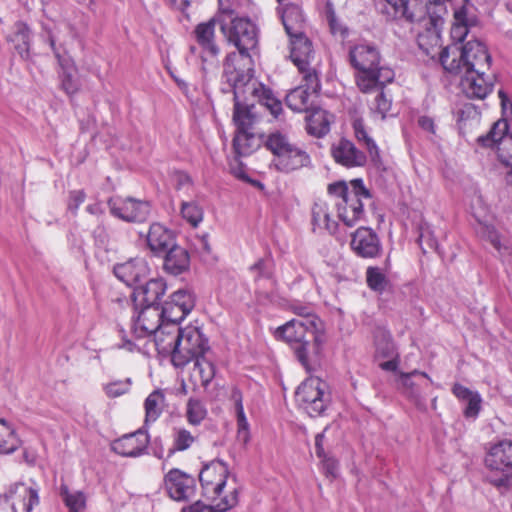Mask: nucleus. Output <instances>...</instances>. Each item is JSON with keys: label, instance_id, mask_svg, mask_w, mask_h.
Segmentation results:
<instances>
[{"label": "nucleus", "instance_id": "f257e3e1", "mask_svg": "<svg viewBox=\"0 0 512 512\" xmlns=\"http://www.w3.org/2000/svg\"><path fill=\"white\" fill-rule=\"evenodd\" d=\"M231 0H218V18L221 31L228 42L233 44L239 54L230 62L232 70H238L234 62L239 57L244 61V66L253 68L252 56L258 52L259 29L248 17H240L233 8Z\"/></svg>", "mask_w": 512, "mask_h": 512}, {"label": "nucleus", "instance_id": "f03ea898", "mask_svg": "<svg viewBox=\"0 0 512 512\" xmlns=\"http://www.w3.org/2000/svg\"><path fill=\"white\" fill-rule=\"evenodd\" d=\"M349 60L356 70V84L363 93L382 88L395 77L391 68L380 65V53L374 45L362 43L353 46Z\"/></svg>", "mask_w": 512, "mask_h": 512}, {"label": "nucleus", "instance_id": "7ed1b4c3", "mask_svg": "<svg viewBox=\"0 0 512 512\" xmlns=\"http://www.w3.org/2000/svg\"><path fill=\"white\" fill-rule=\"evenodd\" d=\"M394 11L395 17L403 18L409 22H426L432 27L425 32L419 33L417 42L419 48L431 58L438 53L437 49L441 46L440 33L437 28L439 17H434L430 13L431 7L437 6L436 3H427L424 0H385Z\"/></svg>", "mask_w": 512, "mask_h": 512}, {"label": "nucleus", "instance_id": "20e7f679", "mask_svg": "<svg viewBox=\"0 0 512 512\" xmlns=\"http://www.w3.org/2000/svg\"><path fill=\"white\" fill-rule=\"evenodd\" d=\"M328 194L337 212V218L352 227L364 219V201L371 199L370 191L360 178L349 183L338 181L328 185Z\"/></svg>", "mask_w": 512, "mask_h": 512}, {"label": "nucleus", "instance_id": "39448f33", "mask_svg": "<svg viewBox=\"0 0 512 512\" xmlns=\"http://www.w3.org/2000/svg\"><path fill=\"white\" fill-rule=\"evenodd\" d=\"M439 61L448 73L459 74L467 71H489L492 58L486 45L474 39L462 46L456 43L446 46L439 52Z\"/></svg>", "mask_w": 512, "mask_h": 512}, {"label": "nucleus", "instance_id": "423d86ee", "mask_svg": "<svg viewBox=\"0 0 512 512\" xmlns=\"http://www.w3.org/2000/svg\"><path fill=\"white\" fill-rule=\"evenodd\" d=\"M321 322L317 316L308 318H295L278 327L275 336L290 344L302 366L309 371L308 346L309 339L315 342L317 351L320 349L324 338L321 331Z\"/></svg>", "mask_w": 512, "mask_h": 512}, {"label": "nucleus", "instance_id": "0eeeda50", "mask_svg": "<svg viewBox=\"0 0 512 512\" xmlns=\"http://www.w3.org/2000/svg\"><path fill=\"white\" fill-rule=\"evenodd\" d=\"M228 474V467L221 461H212L205 465L199 474L204 493L213 500L219 498V502L216 504V509L219 512H225L238 503V490L235 485L227 494L223 495Z\"/></svg>", "mask_w": 512, "mask_h": 512}, {"label": "nucleus", "instance_id": "6e6552de", "mask_svg": "<svg viewBox=\"0 0 512 512\" xmlns=\"http://www.w3.org/2000/svg\"><path fill=\"white\" fill-rule=\"evenodd\" d=\"M266 147L273 153V165L283 173H290L311 163L309 154L301 147L292 144L286 135L271 133L266 140Z\"/></svg>", "mask_w": 512, "mask_h": 512}, {"label": "nucleus", "instance_id": "1a4fd4ad", "mask_svg": "<svg viewBox=\"0 0 512 512\" xmlns=\"http://www.w3.org/2000/svg\"><path fill=\"white\" fill-rule=\"evenodd\" d=\"M176 351L173 353L172 364L184 367L194 358L203 356L209 350L208 339L196 326H186L178 333Z\"/></svg>", "mask_w": 512, "mask_h": 512}, {"label": "nucleus", "instance_id": "9d476101", "mask_svg": "<svg viewBox=\"0 0 512 512\" xmlns=\"http://www.w3.org/2000/svg\"><path fill=\"white\" fill-rule=\"evenodd\" d=\"M236 57L235 54H229L226 57L224 64V72L228 81L232 84L234 93V111L233 121L236 125V132L252 131L253 125L256 122V114L253 111L254 105H244L243 100L247 98L244 94L242 80H234L233 74L236 70H232L231 61Z\"/></svg>", "mask_w": 512, "mask_h": 512}, {"label": "nucleus", "instance_id": "9b49d317", "mask_svg": "<svg viewBox=\"0 0 512 512\" xmlns=\"http://www.w3.org/2000/svg\"><path fill=\"white\" fill-rule=\"evenodd\" d=\"M296 401L309 416L322 415L329 401L327 384L318 377L307 378L296 391Z\"/></svg>", "mask_w": 512, "mask_h": 512}, {"label": "nucleus", "instance_id": "f8f14e48", "mask_svg": "<svg viewBox=\"0 0 512 512\" xmlns=\"http://www.w3.org/2000/svg\"><path fill=\"white\" fill-rule=\"evenodd\" d=\"M233 79L242 80L244 94L246 96L248 94L252 95L261 106L270 112L274 119H279L283 112L282 102L274 95L270 88L253 78V68L248 67L246 70H236L233 74Z\"/></svg>", "mask_w": 512, "mask_h": 512}, {"label": "nucleus", "instance_id": "ddd939ff", "mask_svg": "<svg viewBox=\"0 0 512 512\" xmlns=\"http://www.w3.org/2000/svg\"><path fill=\"white\" fill-rule=\"evenodd\" d=\"M110 213L125 222H143L150 213V205L146 201L132 197L114 196L108 201Z\"/></svg>", "mask_w": 512, "mask_h": 512}, {"label": "nucleus", "instance_id": "4468645a", "mask_svg": "<svg viewBox=\"0 0 512 512\" xmlns=\"http://www.w3.org/2000/svg\"><path fill=\"white\" fill-rule=\"evenodd\" d=\"M164 488L172 500L186 502L196 495L197 485L193 476L173 468L164 476Z\"/></svg>", "mask_w": 512, "mask_h": 512}, {"label": "nucleus", "instance_id": "2eb2a0df", "mask_svg": "<svg viewBox=\"0 0 512 512\" xmlns=\"http://www.w3.org/2000/svg\"><path fill=\"white\" fill-rule=\"evenodd\" d=\"M58 37L54 33H49V44L52 48L54 55L59 65V78L61 88L67 95H74L80 89V82L77 77V67L74 60L66 52L61 53L59 48L56 47Z\"/></svg>", "mask_w": 512, "mask_h": 512}, {"label": "nucleus", "instance_id": "dca6fc26", "mask_svg": "<svg viewBox=\"0 0 512 512\" xmlns=\"http://www.w3.org/2000/svg\"><path fill=\"white\" fill-rule=\"evenodd\" d=\"M195 296L188 288H183L172 293L164 302L161 310L164 319L169 323H180L194 308Z\"/></svg>", "mask_w": 512, "mask_h": 512}, {"label": "nucleus", "instance_id": "f3484780", "mask_svg": "<svg viewBox=\"0 0 512 512\" xmlns=\"http://www.w3.org/2000/svg\"><path fill=\"white\" fill-rule=\"evenodd\" d=\"M460 76V89L469 99L483 100L494 88V78L487 71H467L458 74Z\"/></svg>", "mask_w": 512, "mask_h": 512}, {"label": "nucleus", "instance_id": "a211bd4d", "mask_svg": "<svg viewBox=\"0 0 512 512\" xmlns=\"http://www.w3.org/2000/svg\"><path fill=\"white\" fill-rule=\"evenodd\" d=\"M167 322L158 306H145L133 321L131 332L135 339L154 336Z\"/></svg>", "mask_w": 512, "mask_h": 512}, {"label": "nucleus", "instance_id": "6ab92c4d", "mask_svg": "<svg viewBox=\"0 0 512 512\" xmlns=\"http://www.w3.org/2000/svg\"><path fill=\"white\" fill-rule=\"evenodd\" d=\"M303 84L292 89L286 95L287 106L295 112L307 111L310 106V98L320 89V81L317 73L302 74Z\"/></svg>", "mask_w": 512, "mask_h": 512}, {"label": "nucleus", "instance_id": "aec40b11", "mask_svg": "<svg viewBox=\"0 0 512 512\" xmlns=\"http://www.w3.org/2000/svg\"><path fill=\"white\" fill-rule=\"evenodd\" d=\"M351 248L361 258H377L382 253L381 241L369 227H359L352 234Z\"/></svg>", "mask_w": 512, "mask_h": 512}, {"label": "nucleus", "instance_id": "412c9836", "mask_svg": "<svg viewBox=\"0 0 512 512\" xmlns=\"http://www.w3.org/2000/svg\"><path fill=\"white\" fill-rule=\"evenodd\" d=\"M4 496L13 512H30L39 502L38 488L21 482L11 485Z\"/></svg>", "mask_w": 512, "mask_h": 512}, {"label": "nucleus", "instance_id": "4be33fe9", "mask_svg": "<svg viewBox=\"0 0 512 512\" xmlns=\"http://www.w3.org/2000/svg\"><path fill=\"white\" fill-rule=\"evenodd\" d=\"M150 438L147 430L140 428L134 433L126 434L112 442V450L124 457H138L145 453Z\"/></svg>", "mask_w": 512, "mask_h": 512}, {"label": "nucleus", "instance_id": "5701e85b", "mask_svg": "<svg viewBox=\"0 0 512 512\" xmlns=\"http://www.w3.org/2000/svg\"><path fill=\"white\" fill-rule=\"evenodd\" d=\"M290 58L301 74L316 73L310 68V62L314 57L311 41L304 33L290 35Z\"/></svg>", "mask_w": 512, "mask_h": 512}, {"label": "nucleus", "instance_id": "b1692460", "mask_svg": "<svg viewBox=\"0 0 512 512\" xmlns=\"http://www.w3.org/2000/svg\"><path fill=\"white\" fill-rule=\"evenodd\" d=\"M145 259L136 257L114 267L115 276L127 286H139L149 275Z\"/></svg>", "mask_w": 512, "mask_h": 512}, {"label": "nucleus", "instance_id": "393cba45", "mask_svg": "<svg viewBox=\"0 0 512 512\" xmlns=\"http://www.w3.org/2000/svg\"><path fill=\"white\" fill-rule=\"evenodd\" d=\"M331 155L336 163L347 168L364 166L367 160L354 143L344 138L332 144Z\"/></svg>", "mask_w": 512, "mask_h": 512}, {"label": "nucleus", "instance_id": "a878e982", "mask_svg": "<svg viewBox=\"0 0 512 512\" xmlns=\"http://www.w3.org/2000/svg\"><path fill=\"white\" fill-rule=\"evenodd\" d=\"M484 461L490 470L505 472L512 468V441L505 439L492 444Z\"/></svg>", "mask_w": 512, "mask_h": 512}, {"label": "nucleus", "instance_id": "bb28decb", "mask_svg": "<svg viewBox=\"0 0 512 512\" xmlns=\"http://www.w3.org/2000/svg\"><path fill=\"white\" fill-rule=\"evenodd\" d=\"M228 401L237 422V439L247 444L250 440V425L244 411L243 393L238 387L231 388Z\"/></svg>", "mask_w": 512, "mask_h": 512}, {"label": "nucleus", "instance_id": "cd10ccee", "mask_svg": "<svg viewBox=\"0 0 512 512\" xmlns=\"http://www.w3.org/2000/svg\"><path fill=\"white\" fill-rule=\"evenodd\" d=\"M147 245L154 254H164L175 245V235L162 224L153 223L147 234Z\"/></svg>", "mask_w": 512, "mask_h": 512}, {"label": "nucleus", "instance_id": "c85d7f7f", "mask_svg": "<svg viewBox=\"0 0 512 512\" xmlns=\"http://www.w3.org/2000/svg\"><path fill=\"white\" fill-rule=\"evenodd\" d=\"M181 328L178 324L166 322L153 336L155 347L159 354L171 355L176 351L178 333Z\"/></svg>", "mask_w": 512, "mask_h": 512}, {"label": "nucleus", "instance_id": "c756f323", "mask_svg": "<svg viewBox=\"0 0 512 512\" xmlns=\"http://www.w3.org/2000/svg\"><path fill=\"white\" fill-rule=\"evenodd\" d=\"M32 33L28 25L22 21L16 22L11 32L7 35V41L12 43L14 49L23 59L30 56Z\"/></svg>", "mask_w": 512, "mask_h": 512}, {"label": "nucleus", "instance_id": "7c9ffc66", "mask_svg": "<svg viewBox=\"0 0 512 512\" xmlns=\"http://www.w3.org/2000/svg\"><path fill=\"white\" fill-rule=\"evenodd\" d=\"M312 224L314 230H326L335 234L338 230V222L331 216L328 203L317 200L312 207Z\"/></svg>", "mask_w": 512, "mask_h": 512}, {"label": "nucleus", "instance_id": "2f4dec72", "mask_svg": "<svg viewBox=\"0 0 512 512\" xmlns=\"http://www.w3.org/2000/svg\"><path fill=\"white\" fill-rule=\"evenodd\" d=\"M164 254V269L168 273L176 276L189 268L190 257L186 249L175 244Z\"/></svg>", "mask_w": 512, "mask_h": 512}, {"label": "nucleus", "instance_id": "473e14b6", "mask_svg": "<svg viewBox=\"0 0 512 512\" xmlns=\"http://www.w3.org/2000/svg\"><path fill=\"white\" fill-rule=\"evenodd\" d=\"M278 13L288 36L303 33L304 18L298 5L283 4Z\"/></svg>", "mask_w": 512, "mask_h": 512}, {"label": "nucleus", "instance_id": "72a5a7b5", "mask_svg": "<svg viewBox=\"0 0 512 512\" xmlns=\"http://www.w3.org/2000/svg\"><path fill=\"white\" fill-rule=\"evenodd\" d=\"M333 116L323 109H316L306 117L307 133L315 137H323L330 131Z\"/></svg>", "mask_w": 512, "mask_h": 512}, {"label": "nucleus", "instance_id": "f704fd0d", "mask_svg": "<svg viewBox=\"0 0 512 512\" xmlns=\"http://www.w3.org/2000/svg\"><path fill=\"white\" fill-rule=\"evenodd\" d=\"M197 43L203 51L211 57H216L219 49L215 43V24L213 20L201 23L195 28Z\"/></svg>", "mask_w": 512, "mask_h": 512}, {"label": "nucleus", "instance_id": "c9c22d12", "mask_svg": "<svg viewBox=\"0 0 512 512\" xmlns=\"http://www.w3.org/2000/svg\"><path fill=\"white\" fill-rule=\"evenodd\" d=\"M475 19L468 16V8L464 4L454 11V22L451 27V37L458 43H462L469 32V27L474 25Z\"/></svg>", "mask_w": 512, "mask_h": 512}, {"label": "nucleus", "instance_id": "e433bc0d", "mask_svg": "<svg viewBox=\"0 0 512 512\" xmlns=\"http://www.w3.org/2000/svg\"><path fill=\"white\" fill-rule=\"evenodd\" d=\"M165 401V394L160 389L154 390L147 396L144 401L145 426H148L149 424L157 421L166 406Z\"/></svg>", "mask_w": 512, "mask_h": 512}, {"label": "nucleus", "instance_id": "4c0bfd02", "mask_svg": "<svg viewBox=\"0 0 512 512\" xmlns=\"http://www.w3.org/2000/svg\"><path fill=\"white\" fill-rule=\"evenodd\" d=\"M135 291L143 296L146 306H157L156 304L166 291V283L160 278L150 279L145 284L135 287Z\"/></svg>", "mask_w": 512, "mask_h": 512}, {"label": "nucleus", "instance_id": "58836bf2", "mask_svg": "<svg viewBox=\"0 0 512 512\" xmlns=\"http://www.w3.org/2000/svg\"><path fill=\"white\" fill-rule=\"evenodd\" d=\"M191 377L203 387H207L215 376L214 364L205 358V355L194 358Z\"/></svg>", "mask_w": 512, "mask_h": 512}, {"label": "nucleus", "instance_id": "ea45409f", "mask_svg": "<svg viewBox=\"0 0 512 512\" xmlns=\"http://www.w3.org/2000/svg\"><path fill=\"white\" fill-rule=\"evenodd\" d=\"M20 446L14 427L5 419H0V454H11Z\"/></svg>", "mask_w": 512, "mask_h": 512}, {"label": "nucleus", "instance_id": "a19ab883", "mask_svg": "<svg viewBox=\"0 0 512 512\" xmlns=\"http://www.w3.org/2000/svg\"><path fill=\"white\" fill-rule=\"evenodd\" d=\"M353 129L356 139L365 145L371 161L378 165L381 162L379 148L365 130L363 121L361 119H356L353 122Z\"/></svg>", "mask_w": 512, "mask_h": 512}, {"label": "nucleus", "instance_id": "79ce46f5", "mask_svg": "<svg viewBox=\"0 0 512 512\" xmlns=\"http://www.w3.org/2000/svg\"><path fill=\"white\" fill-rule=\"evenodd\" d=\"M508 123L504 119L495 122L486 135L478 137V143L484 147H494L502 140L506 139L508 133Z\"/></svg>", "mask_w": 512, "mask_h": 512}, {"label": "nucleus", "instance_id": "37998d69", "mask_svg": "<svg viewBox=\"0 0 512 512\" xmlns=\"http://www.w3.org/2000/svg\"><path fill=\"white\" fill-rule=\"evenodd\" d=\"M60 495L69 512H84L86 496L82 491H70L67 486H61Z\"/></svg>", "mask_w": 512, "mask_h": 512}, {"label": "nucleus", "instance_id": "c03bdc74", "mask_svg": "<svg viewBox=\"0 0 512 512\" xmlns=\"http://www.w3.org/2000/svg\"><path fill=\"white\" fill-rule=\"evenodd\" d=\"M172 446L168 450V456L176 452L188 450L195 442V437L185 428H174L172 433Z\"/></svg>", "mask_w": 512, "mask_h": 512}, {"label": "nucleus", "instance_id": "a18cd8bd", "mask_svg": "<svg viewBox=\"0 0 512 512\" xmlns=\"http://www.w3.org/2000/svg\"><path fill=\"white\" fill-rule=\"evenodd\" d=\"M257 140L252 131L236 132L233 140V147L239 156L251 154L257 147Z\"/></svg>", "mask_w": 512, "mask_h": 512}, {"label": "nucleus", "instance_id": "49530a36", "mask_svg": "<svg viewBox=\"0 0 512 512\" xmlns=\"http://www.w3.org/2000/svg\"><path fill=\"white\" fill-rule=\"evenodd\" d=\"M419 235H418V243L423 250L424 253L428 251L437 252L439 249L438 241L434 235L432 227L427 222H421L418 226Z\"/></svg>", "mask_w": 512, "mask_h": 512}, {"label": "nucleus", "instance_id": "de8ad7c7", "mask_svg": "<svg viewBox=\"0 0 512 512\" xmlns=\"http://www.w3.org/2000/svg\"><path fill=\"white\" fill-rule=\"evenodd\" d=\"M207 416V409L204 403L195 398H190L186 405V418L189 424L197 426Z\"/></svg>", "mask_w": 512, "mask_h": 512}, {"label": "nucleus", "instance_id": "09e8293b", "mask_svg": "<svg viewBox=\"0 0 512 512\" xmlns=\"http://www.w3.org/2000/svg\"><path fill=\"white\" fill-rule=\"evenodd\" d=\"M181 214L192 227H197L204 216L203 208L195 201L182 202Z\"/></svg>", "mask_w": 512, "mask_h": 512}, {"label": "nucleus", "instance_id": "8fccbe9b", "mask_svg": "<svg viewBox=\"0 0 512 512\" xmlns=\"http://www.w3.org/2000/svg\"><path fill=\"white\" fill-rule=\"evenodd\" d=\"M470 210L477 223L492 219L489 206L483 196L477 192H475L471 198Z\"/></svg>", "mask_w": 512, "mask_h": 512}, {"label": "nucleus", "instance_id": "3c124183", "mask_svg": "<svg viewBox=\"0 0 512 512\" xmlns=\"http://www.w3.org/2000/svg\"><path fill=\"white\" fill-rule=\"evenodd\" d=\"M366 282L371 290L378 293H382L388 285V279L379 267H369L367 269Z\"/></svg>", "mask_w": 512, "mask_h": 512}, {"label": "nucleus", "instance_id": "603ef678", "mask_svg": "<svg viewBox=\"0 0 512 512\" xmlns=\"http://www.w3.org/2000/svg\"><path fill=\"white\" fill-rule=\"evenodd\" d=\"M477 234L483 239L488 240L495 249H501L500 234L491 223V220H484L478 223Z\"/></svg>", "mask_w": 512, "mask_h": 512}, {"label": "nucleus", "instance_id": "864d4df0", "mask_svg": "<svg viewBox=\"0 0 512 512\" xmlns=\"http://www.w3.org/2000/svg\"><path fill=\"white\" fill-rule=\"evenodd\" d=\"M376 354L378 357L383 358L396 357L399 355L390 335L383 334L382 337L376 341Z\"/></svg>", "mask_w": 512, "mask_h": 512}, {"label": "nucleus", "instance_id": "5fc2aeb1", "mask_svg": "<svg viewBox=\"0 0 512 512\" xmlns=\"http://www.w3.org/2000/svg\"><path fill=\"white\" fill-rule=\"evenodd\" d=\"M273 262L270 258H261L254 263L250 270L254 274L255 280L269 279L273 274Z\"/></svg>", "mask_w": 512, "mask_h": 512}, {"label": "nucleus", "instance_id": "6e6d98bb", "mask_svg": "<svg viewBox=\"0 0 512 512\" xmlns=\"http://www.w3.org/2000/svg\"><path fill=\"white\" fill-rule=\"evenodd\" d=\"M391 106V99L387 98L384 92H380L375 97L370 109L374 115H377L381 119H384L387 116L388 112L390 111Z\"/></svg>", "mask_w": 512, "mask_h": 512}, {"label": "nucleus", "instance_id": "4d7b16f0", "mask_svg": "<svg viewBox=\"0 0 512 512\" xmlns=\"http://www.w3.org/2000/svg\"><path fill=\"white\" fill-rule=\"evenodd\" d=\"M131 387V379L117 380L110 382L104 386L106 395L110 398H116L126 394Z\"/></svg>", "mask_w": 512, "mask_h": 512}, {"label": "nucleus", "instance_id": "13d9d810", "mask_svg": "<svg viewBox=\"0 0 512 512\" xmlns=\"http://www.w3.org/2000/svg\"><path fill=\"white\" fill-rule=\"evenodd\" d=\"M466 406L463 414L467 419H476L481 410L482 398L478 392H475L468 400L465 401Z\"/></svg>", "mask_w": 512, "mask_h": 512}, {"label": "nucleus", "instance_id": "bf43d9fd", "mask_svg": "<svg viewBox=\"0 0 512 512\" xmlns=\"http://www.w3.org/2000/svg\"><path fill=\"white\" fill-rule=\"evenodd\" d=\"M326 19L329 23L331 33L344 37L347 34V29L337 19L333 7L330 3L326 6Z\"/></svg>", "mask_w": 512, "mask_h": 512}, {"label": "nucleus", "instance_id": "052dcab7", "mask_svg": "<svg viewBox=\"0 0 512 512\" xmlns=\"http://www.w3.org/2000/svg\"><path fill=\"white\" fill-rule=\"evenodd\" d=\"M400 381L403 388V392L412 399H417L420 395V392L416 386V384L411 379V374H406L405 372H400Z\"/></svg>", "mask_w": 512, "mask_h": 512}, {"label": "nucleus", "instance_id": "680f3d73", "mask_svg": "<svg viewBox=\"0 0 512 512\" xmlns=\"http://www.w3.org/2000/svg\"><path fill=\"white\" fill-rule=\"evenodd\" d=\"M86 194L83 190H73L69 193L68 210L76 214L80 205L85 201Z\"/></svg>", "mask_w": 512, "mask_h": 512}, {"label": "nucleus", "instance_id": "e2e57ef3", "mask_svg": "<svg viewBox=\"0 0 512 512\" xmlns=\"http://www.w3.org/2000/svg\"><path fill=\"white\" fill-rule=\"evenodd\" d=\"M119 336L121 338V342L116 344L115 347L117 349H123L128 352H134L139 350L137 344L127 336V333L125 332L124 329L119 330Z\"/></svg>", "mask_w": 512, "mask_h": 512}, {"label": "nucleus", "instance_id": "0e129e2a", "mask_svg": "<svg viewBox=\"0 0 512 512\" xmlns=\"http://www.w3.org/2000/svg\"><path fill=\"white\" fill-rule=\"evenodd\" d=\"M475 392L476 391H472L469 388H467L459 383L454 384V386L452 388V393L454 394V396L458 400L463 401V402L468 400L472 395L475 394Z\"/></svg>", "mask_w": 512, "mask_h": 512}, {"label": "nucleus", "instance_id": "69168bd1", "mask_svg": "<svg viewBox=\"0 0 512 512\" xmlns=\"http://www.w3.org/2000/svg\"><path fill=\"white\" fill-rule=\"evenodd\" d=\"M94 239L98 246L106 248L108 245V233L103 227H97L94 230Z\"/></svg>", "mask_w": 512, "mask_h": 512}, {"label": "nucleus", "instance_id": "338daca9", "mask_svg": "<svg viewBox=\"0 0 512 512\" xmlns=\"http://www.w3.org/2000/svg\"><path fill=\"white\" fill-rule=\"evenodd\" d=\"M173 180L175 182V186L177 189H182L186 186H190L191 185V178L188 174L184 173V172H176L174 174V177H173Z\"/></svg>", "mask_w": 512, "mask_h": 512}, {"label": "nucleus", "instance_id": "774afa93", "mask_svg": "<svg viewBox=\"0 0 512 512\" xmlns=\"http://www.w3.org/2000/svg\"><path fill=\"white\" fill-rule=\"evenodd\" d=\"M181 512H213V509L210 505L196 501L192 505L182 508Z\"/></svg>", "mask_w": 512, "mask_h": 512}]
</instances>
